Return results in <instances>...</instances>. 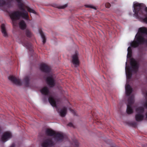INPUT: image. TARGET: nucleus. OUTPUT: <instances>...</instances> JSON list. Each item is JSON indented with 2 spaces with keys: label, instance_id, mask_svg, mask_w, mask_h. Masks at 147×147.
Returning <instances> with one entry per match:
<instances>
[{
  "label": "nucleus",
  "instance_id": "obj_1",
  "mask_svg": "<svg viewBox=\"0 0 147 147\" xmlns=\"http://www.w3.org/2000/svg\"><path fill=\"white\" fill-rule=\"evenodd\" d=\"M133 12L136 18L147 24V7L143 3L134 2Z\"/></svg>",
  "mask_w": 147,
  "mask_h": 147
},
{
  "label": "nucleus",
  "instance_id": "obj_2",
  "mask_svg": "<svg viewBox=\"0 0 147 147\" xmlns=\"http://www.w3.org/2000/svg\"><path fill=\"white\" fill-rule=\"evenodd\" d=\"M147 35V29L145 27L140 28L136 35L135 40L131 43V46L134 48L138 47L139 45L144 44L147 46V39H145L144 36Z\"/></svg>",
  "mask_w": 147,
  "mask_h": 147
},
{
  "label": "nucleus",
  "instance_id": "obj_3",
  "mask_svg": "<svg viewBox=\"0 0 147 147\" xmlns=\"http://www.w3.org/2000/svg\"><path fill=\"white\" fill-rule=\"evenodd\" d=\"M19 9L21 11H15L11 13L10 16L12 20L13 24L15 26L17 24L16 21L19 20L21 17L26 20H29V16L28 12L24 9L22 4L20 3L18 5Z\"/></svg>",
  "mask_w": 147,
  "mask_h": 147
},
{
  "label": "nucleus",
  "instance_id": "obj_4",
  "mask_svg": "<svg viewBox=\"0 0 147 147\" xmlns=\"http://www.w3.org/2000/svg\"><path fill=\"white\" fill-rule=\"evenodd\" d=\"M127 62H126L125 72L127 78L130 79L131 78L132 75V71L136 73L139 68V63L134 59L132 58L131 59L130 64L131 67L127 66Z\"/></svg>",
  "mask_w": 147,
  "mask_h": 147
},
{
  "label": "nucleus",
  "instance_id": "obj_5",
  "mask_svg": "<svg viewBox=\"0 0 147 147\" xmlns=\"http://www.w3.org/2000/svg\"><path fill=\"white\" fill-rule=\"evenodd\" d=\"M46 135L53 136L55 139L58 141H62L67 136L63 133H57L54 131L50 129H47L45 131Z\"/></svg>",
  "mask_w": 147,
  "mask_h": 147
},
{
  "label": "nucleus",
  "instance_id": "obj_6",
  "mask_svg": "<svg viewBox=\"0 0 147 147\" xmlns=\"http://www.w3.org/2000/svg\"><path fill=\"white\" fill-rule=\"evenodd\" d=\"M144 111V108L142 107H140L137 108L136 111L137 113L135 115V119L137 121H142L144 118V115H143Z\"/></svg>",
  "mask_w": 147,
  "mask_h": 147
},
{
  "label": "nucleus",
  "instance_id": "obj_7",
  "mask_svg": "<svg viewBox=\"0 0 147 147\" xmlns=\"http://www.w3.org/2000/svg\"><path fill=\"white\" fill-rule=\"evenodd\" d=\"M26 38L25 37H23L20 41L22 45L29 50L30 51L33 53L34 51L31 44L26 40Z\"/></svg>",
  "mask_w": 147,
  "mask_h": 147
},
{
  "label": "nucleus",
  "instance_id": "obj_8",
  "mask_svg": "<svg viewBox=\"0 0 147 147\" xmlns=\"http://www.w3.org/2000/svg\"><path fill=\"white\" fill-rule=\"evenodd\" d=\"M134 97L133 95L131 96L128 98V103L127 105L126 111L128 114H131L133 113L131 106L134 101Z\"/></svg>",
  "mask_w": 147,
  "mask_h": 147
},
{
  "label": "nucleus",
  "instance_id": "obj_9",
  "mask_svg": "<svg viewBox=\"0 0 147 147\" xmlns=\"http://www.w3.org/2000/svg\"><path fill=\"white\" fill-rule=\"evenodd\" d=\"M40 69L42 71L48 74L51 70V67L45 63L41 64L40 66Z\"/></svg>",
  "mask_w": 147,
  "mask_h": 147
},
{
  "label": "nucleus",
  "instance_id": "obj_10",
  "mask_svg": "<svg viewBox=\"0 0 147 147\" xmlns=\"http://www.w3.org/2000/svg\"><path fill=\"white\" fill-rule=\"evenodd\" d=\"M11 136L12 135L10 132H5L3 133L1 137V141L3 142H5L11 138Z\"/></svg>",
  "mask_w": 147,
  "mask_h": 147
},
{
  "label": "nucleus",
  "instance_id": "obj_11",
  "mask_svg": "<svg viewBox=\"0 0 147 147\" xmlns=\"http://www.w3.org/2000/svg\"><path fill=\"white\" fill-rule=\"evenodd\" d=\"M9 79L16 84L18 85H21L22 84L21 81L18 78L11 76L9 77Z\"/></svg>",
  "mask_w": 147,
  "mask_h": 147
},
{
  "label": "nucleus",
  "instance_id": "obj_12",
  "mask_svg": "<svg viewBox=\"0 0 147 147\" xmlns=\"http://www.w3.org/2000/svg\"><path fill=\"white\" fill-rule=\"evenodd\" d=\"M46 81L47 84L50 87H53L55 85V81L52 75L47 77Z\"/></svg>",
  "mask_w": 147,
  "mask_h": 147
},
{
  "label": "nucleus",
  "instance_id": "obj_13",
  "mask_svg": "<svg viewBox=\"0 0 147 147\" xmlns=\"http://www.w3.org/2000/svg\"><path fill=\"white\" fill-rule=\"evenodd\" d=\"M54 142L51 139H48L45 140L42 144V147H48V146L54 145Z\"/></svg>",
  "mask_w": 147,
  "mask_h": 147
},
{
  "label": "nucleus",
  "instance_id": "obj_14",
  "mask_svg": "<svg viewBox=\"0 0 147 147\" xmlns=\"http://www.w3.org/2000/svg\"><path fill=\"white\" fill-rule=\"evenodd\" d=\"M72 62L76 67L79 65V61L78 59V55L77 54H76L72 56Z\"/></svg>",
  "mask_w": 147,
  "mask_h": 147
},
{
  "label": "nucleus",
  "instance_id": "obj_15",
  "mask_svg": "<svg viewBox=\"0 0 147 147\" xmlns=\"http://www.w3.org/2000/svg\"><path fill=\"white\" fill-rule=\"evenodd\" d=\"M126 95L129 96L132 92V89L129 84H127L125 86Z\"/></svg>",
  "mask_w": 147,
  "mask_h": 147
},
{
  "label": "nucleus",
  "instance_id": "obj_16",
  "mask_svg": "<svg viewBox=\"0 0 147 147\" xmlns=\"http://www.w3.org/2000/svg\"><path fill=\"white\" fill-rule=\"evenodd\" d=\"M1 31L3 36L5 37L8 36V34L6 29L5 25L2 24L1 26Z\"/></svg>",
  "mask_w": 147,
  "mask_h": 147
},
{
  "label": "nucleus",
  "instance_id": "obj_17",
  "mask_svg": "<svg viewBox=\"0 0 147 147\" xmlns=\"http://www.w3.org/2000/svg\"><path fill=\"white\" fill-rule=\"evenodd\" d=\"M40 92L43 95L49 96V91L48 88L47 87H44L40 90Z\"/></svg>",
  "mask_w": 147,
  "mask_h": 147
},
{
  "label": "nucleus",
  "instance_id": "obj_18",
  "mask_svg": "<svg viewBox=\"0 0 147 147\" xmlns=\"http://www.w3.org/2000/svg\"><path fill=\"white\" fill-rule=\"evenodd\" d=\"M48 100L49 103L53 107H56L57 105L55 100L53 97L50 96Z\"/></svg>",
  "mask_w": 147,
  "mask_h": 147
},
{
  "label": "nucleus",
  "instance_id": "obj_19",
  "mask_svg": "<svg viewBox=\"0 0 147 147\" xmlns=\"http://www.w3.org/2000/svg\"><path fill=\"white\" fill-rule=\"evenodd\" d=\"M67 109L65 107H63L61 109L60 111H58V112L59 113L60 115L62 117H64L67 113Z\"/></svg>",
  "mask_w": 147,
  "mask_h": 147
},
{
  "label": "nucleus",
  "instance_id": "obj_20",
  "mask_svg": "<svg viewBox=\"0 0 147 147\" xmlns=\"http://www.w3.org/2000/svg\"><path fill=\"white\" fill-rule=\"evenodd\" d=\"M19 26L20 28L22 30L25 29L26 26V24L25 22L23 20H21L19 23Z\"/></svg>",
  "mask_w": 147,
  "mask_h": 147
},
{
  "label": "nucleus",
  "instance_id": "obj_21",
  "mask_svg": "<svg viewBox=\"0 0 147 147\" xmlns=\"http://www.w3.org/2000/svg\"><path fill=\"white\" fill-rule=\"evenodd\" d=\"M30 79L28 76H26L24 79V81L25 83V85L26 87H28L29 86Z\"/></svg>",
  "mask_w": 147,
  "mask_h": 147
},
{
  "label": "nucleus",
  "instance_id": "obj_22",
  "mask_svg": "<svg viewBox=\"0 0 147 147\" xmlns=\"http://www.w3.org/2000/svg\"><path fill=\"white\" fill-rule=\"evenodd\" d=\"M39 33L40 34L41 37L43 39V44H44L46 42V39L45 38V36L42 31L41 30H40L39 31Z\"/></svg>",
  "mask_w": 147,
  "mask_h": 147
},
{
  "label": "nucleus",
  "instance_id": "obj_23",
  "mask_svg": "<svg viewBox=\"0 0 147 147\" xmlns=\"http://www.w3.org/2000/svg\"><path fill=\"white\" fill-rule=\"evenodd\" d=\"M128 53L127 55V58H130L132 55V50L131 47H129L127 49Z\"/></svg>",
  "mask_w": 147,
  "mask_h": 147
},
{
  "label": "nucleus",
  "instance_id": "obj_24",
  "mask_svg": "<svg viewBox=\"0 0 147 147\" xmlns=\"http://www.w3.org/2000/svg\"><path fill=\"white\" fill-rule=\"evenodd\" d=\"M67 6V4H65L62 6H59L57 4H55L53 5L54 7L59 9H63L66 7Z\"/></svg>",
  "mask_w": 147,
  "mask_h": 147
},
{
  "label": "nucleus",
  "instance_id": "obj_25",
  "mask_svg": "<svg viewBox=\"0 0 147 147\" xmlns=\"http://www.w3.org/2000/svg\"><path fill=\"white\" fill-rule=\"evenodd\" d=\"M25 33L26 36L28 37H30L32 36V34L31 32L29 30L27 29L25 31Z\"/></svg>",
  "mask_w": 147,
  "mask_h": 147
},
{
  "label": "nucleus",
  "instance_id": "obj_26",
  "mask_svg": "<svg viewBox=\"0 0 147 147\" xmlns=\"http://www.w3.org/2000/svg\"><path fill=\"white\" fill-rule=\"evenodd\" d=\"M6 2L4 0H0V7H3L7 5Z\"/></svg>",
  "mask_w": 147,
  "mask_h": 147
},
{
  "label": "nucleus",
  "instance_id": "obj_27",
  "mask_svg": "<svg viewBox=\"0 0 147 147\" xmlns=\"http://www.w3.org/2000/svg\"><path fill=\"white\" fill-rule=\"evenodd\" d=\"M72 144L76 147H78L79 145V143L77 140L74 139L73 141Z\"/></svg>",
  "mask_w": 147,
  "mask_h": 147
},
{
  "label": "nucleus",
  "instance_id": "obj_28",
  "mask_svg": "<svg viewBox=\"0 0 147 147\" xmlns=\"http://www.w3.org/2000/svg\"><path fill=\"white\" fill-rule=\"evenodd\" d=\"M85 6L87 7L90 8H91L94 9H96L92 5H85Z\"/></svg>",
  "mask_w": 147,
  "mask_h": 147
},
{
  "label": "nucleus",
  "instance_id": "obj_29",
  "mask_svg": "<svg viewBox=\"0 0 147 147\" xmlns=\"http://www.w3.org/2000/svg\"><path fill=\"white\" fill-rule=\"evenodd\" d=\"M105 6L106 8H109L111 6V5L110 3H107L105 4Z\"/></svg>",
  "mask_w": 147,
  "mask_h": 147
},
{
  "label": "nucleus",
  "instance_id": "obj_30",
  "mask_svg": "<svg viewBox=\"0 0 147 147\" xmlns=\"http://www.w3.org/2000/svg\"><path fill=\"white\" fill-rule=\"evenodd\" d=\"M69 110L70 111L73 113L74 115H76V113L74 110L71 108L69 109Z\"/></svg>",
  "mask_w": 147,
  "mask_h": 147
},
{
  "label": "nucleus",
  "instance_id": "obj_31",
  "mask_svg": "<svg viewBox=\"0 0 147 147\" xmlns=\"http://www.w3.org/2000/svg\"><path fill=\"white\" fill-rule=\"evenodd\" d=\"M67 125L70 127H72L73 126V124L71 123H69Z\"/></svg>",
  "mask_w": 147,
  "mask_h": 147
},
{
  "label": "nucleus",
  "instance_id": "obj_32",
  "mask_svg": "<svg viewBox=\"0 0 147 147\" xmlns=\"http://www.w3.org/2000/svg\"><path fill=\"white\" fill-rule=\"evenodd\" d=\"M10 147H15V145L14 144H12Z\"/></svg>",
  "mask_w": 147,
  "mask_h": 147
},
{
  "label": "nucleus",
  "instance_id": "obj_33",
  "mask_svg": "<svg viewBox=\"0 0 147 147\" xmlns=\"http://www.w3.org/2000/svg\"><path fill=\"white\" fill-rule=\"evenodd\" d=\"M133 125H136V123H133Z\"/></svg>",
  "mask_w": 147,
  "mask_h": 147
},
{
  "label": "nucleus",
  "instance_id": "obj_34",
  "mask_svg": "<svg viewBox=\"0 0 147 147\" xmlns=\"http://www.w3.org/2000/svg\"><path fill=\"white\" fill-rule=\"evenodd\" d=\"M146 117L147 118V112L146 113Z\"/></svg>",
  "mask_w": 147,
  "mask_h": 147
}]
</instances>
